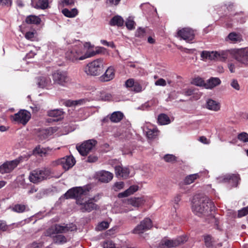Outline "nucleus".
<instances>
[{
	"mask_svg": "<svg viewBox=\"0 0 248 248\" xmlns=\"http://www.w3.org/2000/svg\"><path fill=\"white\" fill-rule=\"evenodd\" d=\"M163 158L167 162L174 163L176 161V157L172 155H166Z\"/></svg>",
	"mask_w": 248,
	"mask_h": 248,
	"instance_id": "nucleus-39",
	"label": "nucleus"
},
{
	"mask_svg": "<svg viewBox=\"0 0 248 248\" xmlns=\"http://www.w3.org/2000/svg\"><path fill=\"white\" fill-rule=\"evenodd\" d=\"M112 95L109 93L104 92H100L99 98L103 101H109L112 99Z\"/></svg>",
	"mask_w": 248,
	"mask_h": 248,
	"instance_id": "nucleus-35",
	"label": "nucleus"
},
{
	"mask_svg": "<svg viewBox=\"0 0 248 248\" xmlns=\"http://www.w3.org/2000/svg\"><path fill=\"white\" fill-rule=\"evenodd\" d=\"M158 122L161 125H165L170 124V121L166 114H161L158 116Z\"/></svg>",
	"mask_w": 248,
	"mask_h": 248,
	"instance_id": "nucleus-33",
	"label": "nucleus"
},
{
	"mask_svg": "<svg viewBox=\"0 0 248 248\" xmlns=\"http://www.w3.org/2000/svg\"><path fill=\"white\" fill-rule=\"evenodd\" d=\"M47 113L48 116L56 118L53 121H58L62 118L64 112L62 109H55L48 110Z\"/></svg>",
	"mask_w": 248,
	"mask_h": 248,
	"instance_id": "nucleus-21",
	"label": "nucleus"
},
{
	"mask_svg": "<svg viewBox=\"0 0 248 248\" xmlns=\"http://www.w3.org/2000/svg\"><path fill=\"white\" fill-rule=\"evenodd\" d=\"M124 183L123 182H116L113 186V189L115 191H118L123 188Z\"/></svg>",
	"mask_w": 248,
	"mask_h": 248,
	"instance_id": "nucleus-46",
	"label": "nucleus"
},
{
	"mask_svg": "<svg viewBox=\"0 0 248 248\" xmlns=\"http://www.w3.org/2000/svg\"><path fill=\"white\" fill-rule=\"evenodd\" d=\"M8 229V226L3 221H0V229L3 231H6Z\"/></svg>",
	"mask_w": 248,
	"mask_h": 248,
	"instance_id": "nucleus-61",
	"label": "nucleus"
},
{
	"mask_svg": "<svg viewBox=\"0 0 248 248\" xmlns=\"http://www.w3.org/2000/svg\"><path fill=\"white\" fill-rule=\"evenodd\" d=\"M194 90L191 88L185 89L183 90V93L186 96H190L194 93Z\"/></svg>",
	"mask_w": 248,
	"mask_h": 248,
	"instance_id": "nucleus-57",
	"label": "nucleus"
},
{
	"mask_svg": "<svg viewBox=\"0 0 248 248\" xmlns=\"http://www.w3.org/2000/svg\"><path fill=\"white\" fill-rule=\"evenodd\" d=\"M135 23L134 20L129 17L125 23V25L128 30H132L135 28Z\"/></svg>",
	"mask_w": 248,
	"mask_h": 248,
	"instance_id": "nucleus-41",
	"label": "nucleus"
},
{
	"mask_svg": "<svg viewBox=\"0 0 248 248\" xmlns=\"http://www.w3.org/2000/svg\"><path fill=\"white\" fill-rule=\"evenodd\" d=\"M132 91H133L135 92H140L142 91V87L140 83L137 82H136L134 84V85L133 87V89Z\"/></svg>",
	"mask_w": 248,
	"mask_h": 248,
	"instance_id": "nucleus-48",
	"label": "nucleus"
},
{
	"mask_svg": "<svg viewBox=\"0 0 248 248\" xmlns=\"http://www.w3.org/2000/svg\"><path fill=\"white\" fill-rule=\"evenodd\" d=\"M61 158L57 160L53 161L51 163L50 166L51 167H55L58 165H61Z\"/></svg>",
	"mask_w": 248,
	"mask_h": 248,
	"instance_id": "nucleus-63",
	"label": "nucleus"
},
{
	"mask_svg": "<svg viewBox=\"0 0 248 248\" xmlns=\"http://www.w3.org/2000/svg\"><path fill=\"white\" fill-rule=\"evenodd\" d=\"M101 43L102 45L110 47L111 48H114L115 47V45L114 44L113 42H108L106 40H101Z\"/></svg>",
	"mask_w": 248,
	"mask_h": 248,
	"instance_id": "nucleus-52",
	"label": "nucleus"
},
{
	"mask_svg": "<svg viewBox=\"0 0 248 248\" xmlns=\"http://www.w3.org/2000/svg\"><path fill=\"white\" fill-rule=\"evenodd\" d=\"M12 4L11 0H0V6H9Z\"/></svg>",
	"mask_w": 248,
	"mask_h": 248,
	"instance_id": "nucleus-59",
	"label": "nucleus"
},
{
	"mask_svg": "<svg viewBox=\"0 0 248 248\" xmlns=\"http://www.w3.org/2000/svg\"><path fill=\"white\" fill-rule=\"evenodd\" d=\"M25 205L19 204L15 205L12 208L13 211L17 213H22L25 210Z\"/></svg>",
	"mask_w": 248,
	"mask_h": 248,
	"instance_id": "nucleus-38",
	"label": "nucleus"
},
{
	"mask_svg": "<svg viewBox=\"0 0 248 248\" xmlns=\"http://www.w3.org/2000/svg\"><path fill=\"white\" fill-rule=\"evenodd\" d=\"M109 227V223L108 221H102L100 222L95 228V230L98 231H101L107 229Z\"/></svg>",
	"mask_w": 248,
	"mask_h": 248,
	"instance_id": "nucleus-37",
	"label": "nucleus"
},
{
	"mask_svg": "<svg viewBox=\"0 0 248 248\" xmlns=\"http://www.w3.org/2000/svg\"><path fill=\"white\" fill-rule=\"evenodd\" d=\"M228 38L230 40H231L234 42H237L239 39V35L237 34H236V33H234V32L230 33L228 35Z\"/></svg>",
	"mask_w": 248,
	"mask_h": 248,
	"instance_id": "nucleus-43",
	"label": "nucleus"
},
{
	"mask_svg": "<svg viewBox=\"0 0 248 248\" xmlns=\"http://www.w3.org/2000/svg\"><path fill=\"white\" fill-rule=\"evenodd\" d=\"M62 13L66 17L72 18L78 14V10L76 8H73L71 10L64 8L62 10Z\"/></svg>",
	"mask_w": 248,
	"mask_h": 248,
	"instance_id": "nucleus-26",
	"label": "nucleus"
},
{
	"mask_svg": "<svg viewBox=\"0 0 248 248\" xmlns=\"http://www.w3.org/2000/svg\"><path fill=\"white\" fill-rule=\"evenodd\" d=\"M52 172L49 168H38L31 171L29 179L31 182L38 184L52 177Z\"/></svg>",
	"mask_w": 248,
	"mask_h": 248,
	"instance_id": "nucleus-3",
	"label": "nucleus"
},
{
	"mask_svg": "<svg viewBox=\"0 0 248 248\" xmlns=\"http://www.w3.org/2000/svg\"><path fill=\"white\" fill-rule=\"evenodd\" d=\"M97 177L99 181L108 183L112 179L113 175L108 171L101 170L98 172Z\"/></svg>",
	"mask_w": 248,
	"mask_h": 248,
	"instance_id": "nucleus-19",
	"label": "nucleus"
},
{
	"mask_svg": "<svg viewBox=\"0 0 248 248\" xmlns=\"http://www.w3.org/2000/svg\"><path fill=\"white\" fill-rule=\"evenodd\" d=\"M124 22V19L121 16H115L110 20L109 24L111 26H122Z\"/></svg>",
	"mask_w": 248,
	"mask_h": 248,
	"instance_id": "nucleus-27",
	"label": "nucleus"
},
{
	"mask_svg": "<svg viewBox=\"0 0 248 248\" xmlns=\"http://www.w3.org/2000/svg\"><path fill=\"white\" fill-rule=\"evenodd\" d=\"M204 243L207 247H210L212 246L211 237L210 236H206L204 237Z\"/></svg>",
	"mask_w": 248,
	"mask_h": 248,
	"instance_id": "nucleus-50",
	"label": "nucleus"
},
{
	"mask_svg": "<svg viewBox=\"0 0 248 248\" xmlns=\"http://www.w3.org/2000/svg\"><path fill=\"white\" fill-rule=\"evenodd\" d=\"M139 186H137L133 185L130 186L129 188L124 191L123 192L120 193L118 195L119 198L126 197H127L138 190Z\"/></svg>",
	"mask_w": 248,
	"mask_h": 248,
	"instance_id": "nucleus-24",
	"label": "nucleus"
},
{
	"mask_svg": "<svg viewBox=\"0 0 248 248\" xmlns=\"http://www.w3.org/2000/svg\"><path fill=\"white\" fill-rule=\"evenodd\" d=\"M88 193L89 189L87 187H77L69 189L64 195L66 199H76L77 203L80 206V210L81 212H90L98 208V206L93 202L94 198L84 201Z\"/></svg>",
	"mask_w": 248,
	"mask_h": 248,
	"instance_id": "nucleus-1",
	"label": "nucleus"
},
{
	"mask_svg": "<svg viewBox=\"0 0 248 248\" xmlns=\"http://www.w3.org/2000/svg\"><path fill=\"white\" fill-rule=\"evenodd\" d=\"M115 77V70L113 67L109 66L106 70L105 73L100 77V80L102 82L109 81L114 78Z\"/></svg>",
	"mask_w": 248,
	"mask_h": 248,
	"instance_id": "nucleus-18",
	"label": "nucleus"
},
{
	"mask_svg": "<svg viewBox=\"0 0 248 248\" xmlns=\"http://www.w3.org/2000/svg\"><path fill=\"white\" fill-rule=\"evenodd\" d=\"M248 214V206L238 211V216L242 217Z\"/></svg>",
	"mask_w": 248,
	"mask_h": 248,
	"instance_id": "nucleus-51",
	"label": "nucleus"
},
{
	"mask_svg": "<svg viewBox=\"0 0 248 248\" xmlns=\"http://www.w3.org/2000/svg\"><path fill=\"white\" fill-rule=\"evenodd\" d=\"M221 81L219 78H211L205 83L204 87L206 89H211L219 85Z\"/></svg>",
	"mask_w": 248,
	"mask_h": 248,
	"instance_id": "nucleus-23",
	"label": "nucleus"
},
{
	"mask_svg": "<svg viewBox=\"0 0 248 248\" xmlns=\"http://www.w3.org/2000/svg\"><path fill=\"white\" fill-rule=\"evenodd\" d=\"M101 52L100 49H97L95 51H92L90 52L86 53L87 58H90L95 55L97 54H99Z\"/></svg>",
	"mask_w": 248,
	"mask_h": 248,
	"instance_id": "nucleus-56",
	"label": "nucleus"
},
{
	"mask_svg": "<svg viewBox=\"0 0 248 248\" xmlns=\"http://www.w3.org/2000/svg\"><path fill=\"white\" fill-rule=\"evenodd\" d=\"M82 102V101L81 100H77V101L68 100L65 102V105L67 106H68V107L76 106V105L80 104V103Z\"/></svg>",
	"mask_w": 248,
	"mask_h": 248,
	"instance_id": "nucleus-45",
	"label": "nucleus"
},
{
	"mask_svg": "<svg viewBox=\"0 0 248 248\" xmlns=\"http://www.w3.org/2000/svg\"><path fill=\"white\" fill-rule=\"evenodd\" d=\"M231 86L234 89L238 91L240 90V86L236 79H233L231 83Z\"/></svg>",
	"mask_w": 248,
	"mask_h": 248,
	"instance_id": "nucleus-54",
	"label": "nucleus"
},
{
	"mask_svg": "<svg viewBox=\"0 0 248 248\" xmlns=\"http://www.w3.org/2000/svg\"><path fill=\"white\" fill-rule=\"evenodd\" d=\"M53 242L55 243L62 244L66 242V237L62 235H57L53 237Z\"/></svg>",
	"mask_w": 248,
	"mask_h": 248,
	"instance_id": "nucleus-36",
	"label": "nucleus"
},
{
	"mask_svg": "<svg viewBox=\"0 0 248 248\" xmlns=\"http://www.w3.org/2000/svg\"><path fill=\"white\" fill-rule=\"evenodd\" d=\"M97 142L94 140H89L83 142L80 145L76 146V148L79 154L82 155H86L95 146Z\"/></svg>",
	"mask_w": 248,
	"mask_h": 248,
	"instance_id": "nucleus-9",
	"label": "nucleus"
},
{
	"mask_svg": "<svg viewBox=\"0 0 248 248\" xmlns=\"http://www.w3.org/2000/svg\"><path fill=\"white\" fill-rule=\"evenodd\" d=\"M209 53V51H203L201 54V56L203 59H208Z\"/></svg>",
	"mask_w": 248,
	"mask_h": 248,
	"instance_id": "nucleus-62",
	"label": "nucleus"
},
{
	"mask_svg": "<svg viewBox=\"0 0 248 248\" xmlns=\"http://www.w3.org/2000/svg\"><path fill=\"white\" fill-rule=\"evenodd\" d=\"M123 116V114L122 112L120 111L114 112L111 115L110 120L112 122L117 123L122 119Z\"/></svg>",
	"mask_w": 248,
	"mask_h": 248,
	"instance_id": "nucleus-32",
	"label": "nucleus"
},
{
	"mask_svg": "<svg viewBox=\"0 0 248 248\" xmlns=\"http://www.w3.org/2000/svg\"><path fill=\"white\" fill-rule=\"evenodd\" d=\"M155 85L156 86H165L166 85V82L163 78H159L155 82Z\"/></svg>",
	"mask_w": 248,
	"mask_h": 248,
	"instance_id": "nucleus-55",
	"label": "nucleus"
},
{
	"mask_svg": "<svg viewBox=\"0 0 248 248\" xmlns=\"http://www.w3.org/2000/svg\"><path fill=\"white\" fill-rule=\"evenodd\" d=\"M103 69V59L100 58L87 64L84 67V71L88 75L96 76L102 73Z\"/></svg>",
	"mask_w": 248,
	"mask_h": 248,
	"instance_id": "nucleus-4",
	"label": "nucleus"
},
{
	"mask_svg": "<svg viewBox=\"0 0 248 248\" xmlns=\"http://www.w3.org/2000/svg\"><path fill=\"white\" fill-rule=\"evenodd\" d=\"M98 157L94 155H90L86 161L88 163H94L97 161Z\"/></svg>",
	"mask_w": 248,
	"mask_h": 248,
	"instance_id": "nucleus-47",
	"label": "nucleus"
},
{
	"mask_svg": "<svg viewBox=\"0 0 248 248\" xmlns=\"http://www.w3.org/2000/svg\"><path fill=\"white\" fill-rule=\"evenodd\" d=\"M192 83L193 84H194L196 86H204V84H205V83H204L203 80L200 77H197V78H196L194 79H193Z\"/></svg>",
	"mask_w": 248,
	"mask_h": 248,
	"instance_id": "nucleus-40",
	"label": "nucleus"
},
{
	"mask_svg": "<svg viewBox=\"0 0 248 248\" xmlns=\"http://www.w3.org/2000/svg\"><path fill=\"white\" fill-rule=\"evenodd\" d=\"M104 248H116L114 244L111 241L106 242L103 245Z\"/></svg>",
	"mask_w": 248,
	"mask_h": 248,
	"instance_id": "nucleus-53",
	"label": "nucleus"
},
{
	"mask_svg": "<svg viewBox=\"0 0 248 248\" xmlns=\"http://www.w3.org/2000/svg\"><path fill=\"white\" fill-rule=\"evenodd\" d=\"M37 85L40 88H44L50 82V79L48 77H40L37 79Z\"/></svg>",
	"mask_w": 248,
	"mask_h": 248,
	"instance_id": "nucleus-29",
	"label": "nucleus"
},
{
	"mask_svg": "<svg viewBox=\"0 0 248 248\" xmlns=\"http://www.w3.org/2000/svg\"><path fill=\"white\" fill-rule=\"evenodd\" d=\"M152 226L151 220L150 218H146L133 230L132 232L134 234H141L150 230Z\"/></svg>",
	"mask_w": 248,
	"mask_h": 248,
	"instance_id": "nucleus-10",
	"label": "nucleus"
},
{
	"mask_svg": "<svg viewBox=\"0 0 248 248\" xmlns=\"http://www.w3.org/2000/svg\"><path fill=\"white\" fill-rule=\"evenodd\" d=\"M145 34V29L142 28H139L137 30L135 35L138 37H142Z\"/></svg>",
	"mask_w": 248,
	"mask_h": 248,
	"instance_id": "nucleus-44",
	"label": "nucleus"
},
{
	"mask_svg": "<svg viewBox=\"0 0 248 248\" xmlns=\"http://www.w3.org/2000/svg\"><path fill=\"white\" fill-rule=\"evenodd\" d=\"M115 174L117 177H121L124 178L128 177L130 173L127 168L123 167L121 166H116L115 167Z\"/></svg>",
	"mask_w": 248,
	"mask_h": 248,
	"instance_id": "nucleus-20",
	"label": "nucleus"
},
{
	"mask_svg": "<svg viewBox=\"0 0 248 248\" xmlns=\"http://www.w3.org/2000/svg\"><path fill=\"white\" fill-rule=\"evenodd\" d=\"M144 202L142 198H133L128 200V203L135 207H139Z\"/></svg>",
	"mask_w": 248,
	"mask_h": 248,
	"instance_id": "nucleus-28",
	"label": "nucleus"
},
{
	"mask_svg": "<svg viewBox=\"0 0 248 248\" xmlns=\"http://www.w3.org/2000/svg\"><path fill=\"white\" fill-rule=\"evenodd\" d=\"M65 55L67 59L73 62L87 58L86 53L83 54L81 49L77 48H74L68 50Z\"/></svg>",
	"mask_w": 248,
	"mask_h": 248,
	"instance_id": "nucleus-8",
	"label": "nucleus"
},
{
	"mask_svg": "<svg viewBox=\"0 0 248 248\" xmlns=\"http://www.w3.org/2000/svg\"><path fill=\"white\" fill-rule=\"evenodd\" d=\"M135 83L133 78H129L125 82V86L126 88H133Z\"/></svg>",
	"mask_w": 248,
	"mask_h": 248,
	"instance_id": "nucleus-49",
	"label": "nucleus"
},
{
	"mask_svg": "<svg viewBox=\"0 0 248 248\" xmlns=\"http://www.w3.org/2000/svg\"><path fill=\"white\" fill-rule=\"evenodd\" d=\"M238 139L243 142H248V134L246 132H242L238 135Z\"/></svg>",
	"mask_w": 248,
	"mask_h": 248,
	"instance_id": "nucleus-42",
	"label": "nucleus"
},
{
	"mask_svg": "<svg viewBox=\"0 0 248 248\" xmlns=\"http://www.w3.org/2000/svg\"><path fill=\"white\" fill-rule=\"evenodd\" d=\"M198 177L199 175L198 173L189 175L185 178L184 180L185 184L186 185H189L192 183Z\"/></svg>",
	"mask_w": 248,
	"mask_h": 248,
	"instance_id": "nucleus-34",
	"label": "nucleus"
},
{
	"mask_svg": "<svg viewBox=\"0 0 248 248\" xmlns=\"http://www.w3.org/2000/svg\"><path fill=\"white\" fill-rule=\"evenodd\" d=\"M214 207V203L205 195H195L192 201V210L199 216H205Z\"/></svg>",
	"mask_w": 248,
	"mask_h": 248,
	"instance_id": "nucleus-2",
	"label": "nucleus"
},
{
	"mask_svg": "<svg viewBox=\"0 0 248 248\" xmlns=\"http://www.w3.org/2000/svg\"><path fill=\"white\" fill-rule=\"evenodd\" d=\"M159 134V131L156 128L148 129L146 131V136L149 139L156 138Z\"/></svg>",
	"mask_w": 248,
	"mask_h": 248,
	"instance_id": "nucleus-31",
	"label": "nucleus"
},
{
	"mask_svg": "<svg viewBox=\"0 0 248 248\" xmlns=\"http://www.w3.org/2000/svg\"><path fill=\"white\" fill-rule=\"evenodd\" d=\"M217 180L219 183L227 182L232 180L234 183L233 186H236L240 178L238 174H228L217 177Z\"/></svg>",
	"mask_w": 248,
	"mask_h": 248,
	"instance_id": "nucleus-15",
	"label": "nucleus"
},
{
	"mask_svg": "<svg viewBox=\"0 0 248 248\" xmlns=\"http://www.w3.org/2000/svg\"><path fill=\"white\" fill-rule=\"evenodd\" d=\"M11 117L14 121L25 125L31 118V113L27 110H20Z\"/></svg>",
	"mask_w": 248,
	"mask_h": 248,
	"instance_id": "nucleus-11",
	"label": "nucleus"
},
{
	"mask_svg": "<svg viewBox=\"0 0 248 248\" xmlns=\"http://www.w3.org/2000/svg\"><path fill=\"white\" fill-rule=\"evenodd\" d=\"M41 21V19L37 16L30 15L27 17L26 22L28 24H39Z\"/></svg>",
	"mask_w": 248,
	"mask_h": 248,
	"instance_id": "nucleus-30",
	"label": "nucleus"
},
{
	"mask_svg": "<svg viewBox=\"0 0 248 248\" xmlns=\"http://www.w3.org/2000/svg\"><path fill=\"white\" fill-rule=\"evenodd\" d=\"M178 37L181 39L185 40L187 42H189L194 39L195 34L194 31L189 28H184L179 30L177 31Z\"/></svg>",
	"mask_w": 248,
	"mask_h": 248,
	"instance_id": "nucleus-12",
	"label": "nucleus"
},
{
	"mask_svg": "<svg viewBox=\"0 0 248 248\" xmlns=\"http://www.w3.org/2000/svg\"><path fill=\"white\" fill-rule=\"evenodd\" d=\"M52 79L54 84L62 86H65L70 81L67 72L59 70L53 73Z\"/></svg>",
	"mask_w": 248,
	"mask_h": 248,
	"instance_id": "nucleus-7",
	"label": "nucleus"
},
{
	"mask_svg": "<svg viewBox=\"0 0 248 248\" xmlns=\"http://www.w3.org/2000/svg\"><path fill=\"white\" fill-rule=\"evenodd\" d=\"M186 236H181L175 239H164L159 244V248H173L178 247L186 242Z\"/></svg>",
	"mask_w": 248,
	"mask_h": 248,
	"instance_id": "nucleus-6",
	"label": "nucleus"
},
{
	"mask_svg": "<svg viewBox=\"0 0 248 248\" xmlns=\"http://www.w3.org/2000/svg\"><path fill=\"white\" fill-rule=\"evenodd\" d=\"M228 57V52L222 51H209L208 60L219 61H225Z\"/></svg>",
	"mask_w": 248,
	"mask_h": 248,
	"instance_id": "nucleus-16",
	"label": "nucleus"
},
{
	"mask_svg": "<svg viewBox=\"0 0 248 248\" xmlns=\"http://www.w3.org/2000/svg\"><path fill=\"white\" fill-rule=\"evenodd\" d=\"M61 165L65 170L72 168L76 163V160L73 156H67L61 158Z\"/></svg>",
	"mask_w": 248,
	"mask_h": 248,
	"instance_id": "nucleus-17",
	"label": "nucleus"
},
{
	"mask_svg": "<svg viewBox=\"0 0 248 248\" xmlns=\"http://www.w3.org/2000/svg\"><path fill=\"white\" fill-rule=\"evenodd\" d=\"M199 140L204 144H208L209 143L207 138L204 136L200 137Z\"/></svg>",
	"mask_w": 248,
	"mask_h": 248,
	"instance_id": "nucleus-64",
	"label": "nucleus"
},
{
	"mask_svg": "<svg viewBox=\"0 0 248 248\" xmlns=\"http://www.w3.org/2000/svg\"><path fill=\"white\" fill-rule=\"evenodd\" d=\"M17 159L6 162L0 166V173L3 174L11 172L19 164Z\"/></svg>",
	"mask_w": 248,
	"mask_h": 248,
	"instance_id": "nucleus-14",
	"label": "nucleus"
},
{
	"mask_svg": "<svg viewBox=\"0 0 248 248\" xmlns=\"http://www.w3.org/2000/svg\"><path fill=\"white\" fill-rule=\"evenodd\" d=\"M206 105L208 109L215 111L219 110L220 108L219 103L212 99H208L207 101Z\"/></svg>",
	"mask_w": 248,
	"mask_h": 248,
	"instance_id": "nucleus-25",
	"label": "nucleus"
},
{
	"mask_svg": "<svg viewBox=\"0 0 248 248\" xmlns=\"http://www.w3.org/2000/svg\"><path fill=\"white\" fill-rule=\"evenodd\" d=\"M25 36L27 39L32 40L34 37V33L33 32L28 31L26 33Z\"/></svg>",
	"mask_w": 248,
	"mask_h": 248,
	"instance_id": "nucleus-60",
	"label": "nucleus"
},
{
	"mask_svg": "<svg viewBox=\"0 0 248 248\" xmlns=\"http://www.w3.org/2000/svg\"><path fill=\"white\" fill-rule=\"evenodd\" d=\"M234 58L242 63L248 64V48L236 50L234 53Z\"/></svg>",
	"mask_w": 248,
	"mask_h": 248,
	"instance_id": "nucleus-13",
	"label": "nucleus"
},
{
	"mask_svg": "<svg viewBox=\"0 0 248 248\" xmlns=\"http://www.w3.org/2000/svg\"><path fill=\"white\" fill-rule=\"evenodd\" d=\"M77 230V226L73 224H66L64 226L56 224L48 228L45 232L47 236L54 237V235L56 233H65L69 231H73Z\"/></svg>",
	"mask_w": 248,
	"mask_h": 248,
	"instance_id": "nucleus-5",
	"label": "nucleus"
},
{
	"mask_svg": "<svg viewBox=\"0 0 248 248\" xmlns=\"http://www.w3.org/2000/svg\"><path fill=\"white\" fill-rule=\"evenodd\" d=\"M31 5L36 9H46L48 7V0H31Z\"/></svg>",
	"mask_w": 248,
	"mask_h": 248,
	"instance_id": "nucleus-22",
	"label": "nucleus"
},
{
	"mask_svg": "<svg viewBox=\"0 0 248 248\" xmlns=\"http://www.w3.org/2000/svg\"><path fill=\"white\" fill-rule=\"evenodd\" d=\"M43 247V243L41 242H34L31 244L30 248H41Z\"/></svg>",
	"mask_w": 248,
	"mask_h": 248,
	"instance_id": "nucleus-58",
	"label": "nucleus"
}]
</instances>
